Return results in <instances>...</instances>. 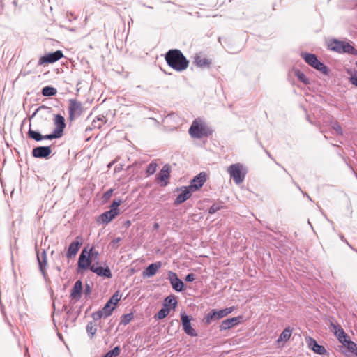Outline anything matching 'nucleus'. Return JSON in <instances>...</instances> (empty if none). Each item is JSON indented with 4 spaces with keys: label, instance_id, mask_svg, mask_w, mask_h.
I'll use <instances>...</instances> for the list:
<instances>
[{
    "label": "nucleus",
    "instance_id": "obj_19",
    "mask_svg": "<svg viewBox=\"0 0 357 357\" xmlns=\"http://www.w3.org/2000/svg\"><path fill=\"white\" fill-rule=\"evenodd\" d=\"M194 59V63L199 68H208L211 64V61L210 59L202 57L199 55H196Z\"/></svg>",
    "mask_w": 357,
    "mask_h": 357
},
{
    "label": "nucleus",
    "instance_id": "obj_40",
    "mask_svg": "<svg viewBox=\"0 0 357 357\" xmlns=\"http://www.w3.org/2000/svg\"><path fill=\"white\" fill-rule=\"evenodd\" d=\"M87 252H88V255L90 256L91 261L93 259H98L99 255H100L99 252L98 250H95L93 247L91 248V249L89 251L87 250Z\"/></svg>",
    "mask_w": 357,
    "mask_h": 357
},
{
    "label": "nucleus",
    "instance_id": "obj_14",
    "mask_svg": "<svg viewBox=\"0 0 357 357\" xmlns=\"http://www.w3.org/2000/svg\"><path fill=\"white\" fill-rule=\"evenodd\" d=\"M78 239H79V237H77L76 241H73L70 244V245L68 248L67 252H66V257L70 259V258L75 257L77 255V253L78 252L79 248L81 247V245L82 244L80 241H78Z\"/></svg>",
    "mask_w": 357,
    "mask_h": 357
},
{
    "label": "nucleus",
    "instance_id": "obj_1",
    "mask_svg": "<svg viewBox=\"0 0 357 357\" xmlns=\"http://www.w3.org/2000/svg\"><path fill=\"white\" fill-rule=\"evenodd\" d=\"M165 60L171 68L178 72L185 70L189 65L188 60L181 51L177 49L169 50L165 54Z\"/></svg>",
    "mask_w": 357,
    "mask_h": 357
},
{
    "label": "nucleus",
    "instance_id": "obj_3",
    "mask_svg": "<svg viewBox=\"0 0 357 357\" xmlns=\"http://www.w3.org/2000/svg\"><path fill=\"white\" fill-rule=\"evenodd\" d=\"M330 50L338 53H348L351 55H356L357 50L349 42L334 39L328 44Z\"/></svg>",
    "mask_w": 357,
    "mask_h": 357
},
{
    "label": "nucleus",
    "instance_id": "obj_4",
    "mask_svg": "<svg viewBox=\"0 0 357 357\" xmlns=\"http://www.w3.org/2000/svg\"><path fill=\"white\" fill-rule=\"evenodd\" d=\"M227 172L236 184H240L245 179L246 170L241 164L236 163L230 165L227 168Z\"/></svg>",
    "mask_w": 357,
    "mask_h": 357
},
{
    "label": "nucleus",
    "instance_id": "obj_38",
    "mask_svg": "<svg viewBox=\"0 0 357 357\" xmlns=\"http://www.w3.org/2000/svg\"><path fill=\"white\" fill-rule=\"evenodd\" d=\"M132 319L133 314L132 313L123 314L121 318V324L126 326L129 324Z\"/></svg>",
    "mask_w": 357,
    "mask_h": 357
},
{
    "label": "nucleus",
    "instance_id": "obj_44",
    "mask_svg": "<svg viewBox=\"0 0 357 357\" xmlns=\"http://www.w3.org/2000/svg\"><path fill=\"white\" fill-rule=\"evenodd\" d=\"M61 135L57 134V132L54 130L53 133L46 135H43V139H53L61 137Z\"/></svg>",
    "mask_w": 357,
    "mask_h": 357
},
{
    "label": "nucleus",
    "instance_id": "obj_23",
    "mask_svg": "<svg viewBox=\"0 0 357 357\" xmlns=\"http://www.w3.org/2000/svg\"><path fill=\"white\" fill-rule=\"evenodd\" d=\"M169 175H170V167L168 165H165L163 166V167L160 170V172L158 174V178L161 181H166V180L169 178Z\"/></svg>",
    "mask_w": 357,
    "mask_h": 357
},
{
    "label": "nucleus",
    "instance_id": "obj_5",
    "mask_svg": "<svg viewBox=\"0 0 357 357\" xmlns=\"http://www.w3.org/2000/svg\"><path fill=\"white\" fill-rule=\"evenodd\" d=\"M78 268L86 270L89 268L91 270V266L93 265L90 256L88 255L86 248H84L79 255L78 259Z\"/></svg>",
    "mask_w": 357,
    "mask_h": 357
},
{
    "label": "nucleus",
    "instance_id": "obj_33",
    "mask_svg": "<svg viewBox=\"0 0 357 357\" xmlns=\"http://www.w3.org/2000/svg\"><path fill=\"white\" fill-rule=\"evenodd\" d=\"M121 298V295L119 294V291H116L113 294V296L109 298V300L107 302L109 304H112V306H114V307H116V305L120 301Z\"/></svg>",
    "mask_w": 357,
    "mask_h": 357
},
{
    "label": "nucleus",
    "instance_id": "obj_26",
    "mask_svg": "<svg viewBox=\"0 0 357 357\" xmlns=\"http://www.w3.org/2000/svg\"><path fill=\"white\" fill-rule=\"evenodd\" d=\"M312 67L319 70L325 75H327L328 74V68H327V66H325L321 61H319L318 59L314 63V66H312Z\"/></svg>",
    "mask_w": 357,
    "mask_h": 357
},
{
    "label": "nucleus",
    "instance_id": "obj_6",
    "mask_svg": "<svg viewBox=\"0 0 357 357\" xmlns=\"http://www.w3.org/2000/svg\"><path fill=\"white\" fill-rule=\"evenodd\" d=\"M69 114L70 119L79 116L83 112V107L80 102L76 100H70L69 101Z\"/></svg>",
    "mask_w": 357,
    "mask_h": 357
},
{
    "label": "nucleus",
    "instance_id": "obj_51",
    "mask_svg": "<svg viewBox=\"0 0 357 357\" xmlns=\"http://www.w3.org/2000/svg\"><path fill=\"white\" fill-rule=\"evenodd\" d=\"M187 282H192L195 280V275L192 273L188 274L185 278Z\"/></svg>",
    "mask_w": 357,
    "mask_h": 357
},
{
    "label": "nucleus",
    "instance_id": "obj_21",
    "mask_svg": "<svg viewBox=\"0 0 357 357\" xmlns=\"http://www.w3.org/2000/svg\"><path fill=\"white\" fill-rule=\"evenodd\" d=\"M37 259H38L40 270L42 274L44 276H45V266H46L47 263L46 252L45 250H43L40 255H38Z\"/></svg>",
    "mask_w": 357,
    "mask_h": 357
},
{
    "label": "nucleus",
    "instance_id": "obj_53",
    "mask_svg": "<svg viewBox=\"0 0 357 357\" xmlns=\"http://www.w3.org/2000/svg\"><path fill=\"white\" fill-rule=\"evenodd\" d=\"M121 241V238L118 237V238H114L112 241H111V245L113 246V247H115L116 248L117 247V244Z\"/></svg>",
    "mask_w": 357,
    "mask_h": 357
},
{
    "label": "nucleus",
    "instance_id": "obj_36",
    "mask_svg": "<svg viewBox=\"0 0 357 357\" xmlns=\"http://www.w3.org/2000/svg\"><path fill=\"white\" fill-rule=\"evenodd\" d=\"M120 352L119 347H115L113 349L107 352L103 357H116L120 354Z\"/></svg>",
    "mask_w": 357,
    "mask_h": 357
},
{
    "label": "nucleus",
    "instance_id": "obj_58",
    "mask_svg": "<svg viewBox=\"0 0 357 357\" xmlns=\"http://www.w3.org/2000/svg\"><path fill=\"white\" fill-rule=\"evenodd\" d=\"M341 239H342V241H345V240H344V236H341Z\"/></svg>",
    "mask_w": 357,
    "mask_h": 357
},
{
    "label": "nucleus",
    "instance_id": "obj_30",
    "mask_svg": "<svg viewBox=\"0 0 357 357\" xmlns=\"http://www.w3.org/2000/svg\"><path fill=\"white\" fill-rule=\"evenodd\" d=\"M291 332H292V331L290 328H286L280 334L278 341V342L279 341L287 342V340H289V338L291 335Z\"/></svg>",
    "mask_w": 357,
    "mask_h": 357
},
{
    "label": "nucleus",
    "instance_id": "obj_49",
    "mask_svg": "<svg viewBox=\"0 0 357 357\" xmlns=\"http://www.w3.org/2000/svg\"><path fill=\"white\" fill-rule=\"evenodd\" d=\"M112 193H113V190L109 189L104 193L102 198L105 200H107L111 197V196L112 195Z\"/></svg>",
    "mask_w": 357,
    "mask_h": 357
},
{
    "label": "nucleus",
    "instance_id": "obj_48",
    "mask_svg": "<svg viewBox=\"0 0 357 357\" xmlns=\"http://www.w3.org/2000/svg\"><path fill=\"white\" fill-rule=\"evenodd\" d=\"M102 317H104V314L102 310L97 311L93 314V318L95 321L98 320Z\"/></svg>",
    "mask_w": 357,
    "mask_h": 357
},
{
    "label": "nucleus",
    "instance_id": "obj_47",
    "mask_svg": "<svg viewBox=\"0 0 357 357\" xmlns=\"http://www.w3.org/2000/svg\"><path fill=\"white\" fill-rule=\"evenodd\" d=\"M213 319H215V314L213 310L211 311L205 317V321L206 324H210Z\"/></svg>",
    "mask_w": 357,
    "mask_h": 357
},
{
    "label": "nucleus",
    "instance_id": "obj_20",
    "mask_svg": "<svg viewBox=\"0 0 357 357\" xmlns=\"http://www.w3.org/2000/svg\"><path fill=\"white\" fill-rule=\"evenodd\" d=\"M119 212H114L113 211H107L103 213L99 218V219L105 224H107L111 222L117 215Z\"/></svg>",
    "mask_w": 357,
    "mask_h": 357
},
{
    "label": "nucleus",
    "instance_id": "obj_54",
    "mask_svg": "<svg viewBox=\"0 0 357 357\" xmlns=\"http://www.w3.org/2000/svg\"><path fill=\"white\" fill-rule=\"evenodd\" d=\"M350 81L354 85L357 86V77H351Z\"/></svg>",
    "mask_w": 357,
    "mask_h": 357
},
{
    "label": "nucleus",
    "instance_id": "obj_8",
    "mask_svg": "<svg viewBox=\"0 0 357 357\" xmlns=\"http://www.w3.org/2000/svg\"><path fill=\"white\" fill-rule=\"evenodd\" d=\"M168 280H169L172 288L176 291H182L184 288V284L181 280H180L177 275L172 272L169 271Z\"/></svg>",
    "mask_w": 357,
    "mask_h": 357
},
{
    "label": "nucleus",
    "instance_id": "obj_55",
    "mask_svg": "<svg viewBox=\"0 0 357 357\" xmlns=\"http://www.w3.org/2000/svg\"><path fill=\"white\" fill-rule=\"evenodd\" d=\"M85 291H86V294L90 293L91 288H90V286L89 284L86 285Z\"/></svg>",
    "mask_w": 357,
    "mask_h": 357
},
{
    "label": "nucleus",
    "instance_id": "obj_32",
    "mask_svg": "<svg viewBox=\"0 0 357 357\" xmlns=\"http://www.w3.org/2000/svg\"><path fill=\"white\" fill-rule=\"evenodd\" d=\"M114 309V306H112V304H109L108 302H107L103 308L101 310L104 314V318L110 316Z\"/></svg>",
    "mask_w": 357,
    "mask_h": 357
},
{
    "label": "nucleus",
    "instance_id": "obj_52",
    "mask_svg": "<svg viewBox=\"0 0 357 357\" xmlns=\"http://www.w3.org/2000/svg\"><path fill=\"white\" fill-rule=\"evenodd\" d=\"M96 120L102 123V125L107 122V118L104 115L98 116Z\"/></svg>",
    "mask_w": 357,
    "mask_h": 357
},
{
    "label": "nucleus",
    "instance_id": "obj_29",
    "mask_svg": "<svg viewBox=\"0 0 357 357\" xmlns=\"http://www.w3.org/2000/svg\"><path fill=\"white\" fill-rule=\"evenodd\" d=\"M165 307H167L168 306H172L173 309H175V307L177 305V301L176 299V297L173 295H170L167 296L165 299Z\"/></svg>",
    "mask_w": 357,
    "mask_h": 357
},
{
    "label": "nucleus",
    "instance_id": "obj_10",
    "mask_svg": "<svg viewBox=\"0 0 357 357\" xmlns=\"http://www.w3.org/2000/svg\"><path fill=\"white\" fill-rule=\"evenodd\" d=\"M181 321L183 325V329L186 334L192 337L197 335L195 330L191 326L190 318L185 314H181Z\"/></svg>",
    "mask_w": 357,
    "mask_h": 357
},
{
    "label": "nucleus",
    "instance_id": "obj_2",
    "mask_svg": "<svg viewBox=\"0 0 357 357\" xmlns=\"http://www.w3.org/2000/svg\"><path fill=\"white\" fill-rule=\"evenodd\" d=\"M189 134L192 138L201 139L203 137H208L211 131L206 124L200 119H195L189 128Z\"/></svg>",
    "mask_w": 357,
    "mask_h": 357
},
{
    "label": "nucleus",
    "instance_id": "obj_24",
    "mask_svg": "<svg viewBox=\"0 0 357 357\" xmlns=\"http://www.w3.org/2000/svg\"><path fill=\"white\" fill-rule=\"evenodd\" d=\"M301 56L305 61L311 66H314V63L317 60V56L314 54L302 53Z\"/></svg>",
    "mask_w": 357,
    "mask_h": 357
},
{
    "label": "nucleus",
    "instance_id": "obj_42",
    "mask_svg": "<svg viewBox=\"0 0 357 357\" xmlns=\"http://www.w3.org/2000/svg\"><path fill=\"white\" fill-rule=\"evenodd\" d=\"M86 331L91 337H93L96 333V328L92 322H90L87 324Z\"/></svg>",
    "mask_w": 357,
    "mask_h": 357
},
{
    "label": "nucleus",
    "instance_id": "obj_50",
    "mask_svg": "<svg viewBox=\"0 0 357 357\" xmlns=\"http://www.w3.org/2000/svg\"><path fill=\"white\" fill-rule=\"evenodd\" d=\"M102 124L100 121L94 119L92 122V126L93 128H100Z\"/></svg>",
    "mask_w": 357,
    "mask_h": 357
},
{
    "label": "nucleus",
    "instance_id": "obj_18",
    "mask_svg": "<svg viewBox=\"0 0 357 357\" xmlns=\"http://www.w3.org/2000/svg\"><path fill=\"white\" fill-rule=\"evenodd\" d=\"M82 290V283L80 280L75 282L70 293V297L73 299L79 300L81 297Z\"/></svg>",
    "mask_w": 357,
    "mask_h": 357
},
{
    "label": "nucleus",
    "instance_id": "obj_56",
    "mask_svg": "<svg viewBox=\"0 0 357 357\" xmlns=\"http://www.w3.org/2000/svg\"><path fill=\"white\" fill-rule=\"evenodd\" d=\"M158 227H159V225H158V223H155V224L154 225V228L157 229V228H158Z\"/></svg>",
    "mask_w": 357,
    "mask_h": 357
},
{
    "label": "nucleus",
    "instance_id": "obj_28",
    "mask_svg": "<svg viewBox=\"0 0 357 357\" xmlns=\"http://www.w3.org/2000/svg\"><path fill=\"white\" fill-rule=\"evenodd\" d=\"M334 328L335 329V335H337L338 340L342 344L348 338L347 334L341 328H338V329H337L336 326H334Z\"/></svg>",
    "mask_w": 357,
    "mask_h": 357
},
{
    "label": "nucleus",
    "instance_id": "obj_59",
    "mask_svg": "<svg viewBox=\"0 0 357 357\" xmlns=\"http://www.w3.org/2000/svg\"><path fill=\"white\" fill-rule=\"evenodd\" d=\"M146 7L149 8H152V7L149 6H146Z\"/></svg>",
    "mask_w": 357,
    "mask_h": 357
},
{
    "label": "nucleus",
    "instance_id": "obj_11",
    "mask_svg": "<svg viewBox=\"0 0 357 357\" xmlns=\"http://www.w3.org/2000/svg\"><path fill=\"white\" fill-rule=\"evenodd\" d=\"M52 153V149L50 146H38L33 149L32 155L35 158H47Z\"/></svg>",
    "mask_w": 357,
    "mask_h": 357
},
{
    "label": "nucleus",
    "instance_id": "obj_22",
    "mask_svg": "<svg viewBox=\"0 0 357 357\" xmlns=\"http://www.w3.org/2000/svg\"><path fill=\"white\" fill-rule=\"evenodd\" d=\"M238 323V318L237 317H233L230 319H227L224 320L221 325L220 326V328L221 331L222 330H227L229 329L234 325H236Z\"/></svg>",
    "mask_w": 357,
    "mask_h": 357
},
{
    "label": "nucleus",
    "instance_id": "obj_57",
    "mask_svg": "<svg viewBox=\"0 0 357 357\" xmlns=\"http://www.w3.org/2000/svg\"><path fill=\"white\" fill-rule=\"evenodd\" d=\"M266 153H267V155H268L270 158L271 157V154H270V153H269L268 151H266Z\"/></svg>",
    "mask_w": 357,
    "mask_h": 357
},
{
    "label": "nucleus",
    "instance_id": "obj_7",
    "mask_svg": "<svg viewBox=\"0 0 357 357\" xmlns=\"http://www.w3.org/2000/svg\"><path fill=\"white\" fill-rule=\"evenodd\" d=\"M63 53L60 50H56L54 52L49 53L43 56H42L38 61L39 65H43L44 63H52L59 61L60 59L63 57Z\"/></svg>",
    "mask_w": 357,
    "mask_h": 357
},
{
    "label": "nucleus",
    "instance_id": "obj_15",
    "mask_svg": "<svg viewBox=\"0 0 357 357\" xmlns=\"http://www.w3.org/2000/svg\"><path fill=\"white\" fill-rule=\"evenodd\" d=\"M54 123L56 126L54 130L57 132V134L62 136L63 130L66 127L64 117L61 114H56L54 116Z\"/></svg>",
    "mask_w": 357,
    "mask_h": 357
},
{
    "label": "nucleus",
    "instance_id": "obj_41",
    "mask_svg": "<svg viewBox=\"0 0 357 357\" xmlns=\"http://www.w3.org/2000/svg\"><path fill=\"white\" fill-rule=\"evenodd\" d=\"M157 169V164L155 162H151L146 169V173L148 175L153 174Z\"/></svg>",
    "mask_w": 357,
    "mask_h": 357
},
{
    "label": "nucleus",
    "instance_id": "obj_39",
    "mask_svg": "<svg viewBox=\"0 0 357 357\" xmlns=\"http://www.w3.org/2000/svg\"><path fill=\"white\" fill-rule=\"evenodd\" d=\"M296 75L298 79L305 84H307L310 83L309 79L305 76V75L303 73L298 71L296 73Z\"/></svg>",
    "mask_w": 357,
    "mask_h": 357
},
{
    "label": "nucleus",
    "instance_id": "obj_37",
    "mask_svg": "<svg viewBox=\"0 0 357 357\" xmlns=\"http://www.w3.org/2000/svg\"><path fill=\"white\" fill-rule=\"evenodd\" d=\"M170 312V309L169 307H164L162 308L159 312H158L156 317L158 319H162L165 318Z\"/></svg>",
    "mask_w": 357,
    "mask_h": 357
},
{
    "label": "nucleus",
    "instance_id": "obj_9",
    "mask_svg": "<svg viewBox=\"0 0 357 357\" xmlns=\"http://www.w3.org/2000/svg\"><path fill=\"white\" fill-rule=\"evenodd\" d=\"M91 271L100 277H104L106 278H111L112 277L111 270L108 266H98L96 264H93L91 266Z\"/></svg>",
    "mask_w": 357,
    "mask_h": 357
},
{
    "label": "nucleus",
    "instance_id": "obj_12",
    "mask_svg": "<svg viewBox=\"0 0 357 357\" xmlns=\"http://www.w3.org/2000/svg\"><path fill=\"white\" fill-rule=\"evenodd\" d=\"M306 340L309 348L311 349L314 353L320 355H323L326 353V349L325 347L318 344L314 339L309 337L306 339Z\"/></svg>",
    "mask_w": 357,
    "mask_h": 357
},
{
    "label": "nucleus",
    "instance_id": "obj_31",
    "mask_svg": "<svg viewBox=\"0 0 357 357\" xmlns=\"http://www.w3.org/2000/svg\"><path fill=\"white\" fill-rule=\"evenodd\" d=\"M56 92L57 91L55 88L47 86L43 88L41 93L44 96H54Z\"/></svg>",
    "mask_w": 357,
    "mask_h": 357
},
{
    "label": "nucleus",
    "instance_id": "obj_43",
    "mask_svg": "<svg viewBox=\"0 0 357 357\" xmlns=\"http://www.w3.org/2000/svg\"><path fill=\"white\" fill-rule=\"evenodd\" d=\"M332 128L337 132V134L341 135L343 134L342 129L337 121L332 123Z\"/></svg>",
    "mask_w": 357,
    "mask_h": 357
},
{
    "label": "nucleus",
    "instance_id": "obj_13",
    "mask_svg": "<svg viewBox=\"0 0 357 357\" xmlns=\"http://www.w3.org/2000/svg\"><path fill=\"white\" fill-rule=\"evenodd\" d=\"M205 181V175L202 173H200L192 180L188 187L192 191H195L204 185Z\"/></svg>",
    "mask_w": 357,
    "mask_h": 357
},
{
    "label": "nucleus",
    "instance_id": "obj_16",
    "mask_svg": "<svg viewBox=\"0 0 357 357\" xmlns=\"http://www.w3.org/2000/svg\"><path fill=\"white\" fill-rule=\"evenodd\" d=\"M162 266V264L160 261L153 263L150 264L144 271L143 276L145 277H152L155 275L158 271V269Z\"/></svg>",
    "mask_w": 357,
    "mask_h": 357
},
{
    "label": "nucleus",
    "instance_id": "obj_46",
    "mask_svg": "<svg viewBox=\"0 0 357 357\" xmlns=\"http://www.w3.org/2000/svg\"><path fill=\"white\" fill-rule=\"evenodd\" d=\"M222 206L219 204H214L210 207L208 212L211 214H213L222 208Z\"/></svg>",
    "mask_w": 357,
    "mask_h": 357
},
{
    "label": "nucleus",
    "instance_id": "obj_25",
    "mask_svg": "<svg viewBox=\"0 0 357 357\" xmlns=\"http://www.w3.org/2000/svg\"><path fill=\"white\" fill-rule=\"evenodd\" d=\"M234 310L233 307H227L225 309L220 310L219 311L213 310V312L215 314V319H220L227 314L232 312Z\"/></svg>",
    "mask_w": 357,
    "mask_h": 357
},
{
    "label": "nucleus",
    "instance_id": "obj_27",
    "mask_svg": "<svg viewBox=\"0 0 357 357\" xmlns=\"http://www.w3.org/2000/svg\"><path fill=\"white\" fill-rule=\"evenodd\" d=\"M312 67L319 70L325 75H327L328 74V68H327V66H325L321 61H319L318 59L314 63V66H312Z\"/></svg>",
    "mask_w": 357,
    "mask_h": 357
},
{
    "label": "nucleus",
    "instance_id": "obj_45",
    "mask_svg": "<svg viewBox=\"0 0 357 357\" xmlns=\"http://www.w3.org/2000/svg\"><path fill=\"white\" fill-rule=\"evenodd\" d=\"M121 201L120 199L114 200L112 205L110 211H113L114 212H119L118 207L120 206Z\"/></svg>",
    "mask_w": 357,
    "mask_h": 357
},
{
    "label": "nucleus",
    "instance_id": "obj_35",
    "mask_svg": "<svg viewBox=\"0 0 357 357\" xmlns=\"http://www.w3.org/2000/svg\"><path fill=\"white\" fill-rule=\"evenodd\" d=\"M28 135L30 138L38 142L43 139V135L39 132L32 130L31 128L28 132Z\"/></svg>",
    "mask_w": 357,
    "mask_h": 357
},
{
    "label": "nucleus",
    "instance_id": "obj_34",
    "mask_svg": "<svg viewBox=\"0 0 357 357\" xmlns=\"http://www.w3.org/2000/svg\"><path fill=\"white\" fill-rule=\"evenodd\" d=\"M342 344L352 353L357 349V344L353 341L348 340V338L342 343Z\"/></svg>",
    "mask_w": 357,
    "mask_h": 357
},
{
    "label": "nucleus",
    "instance_id": "obj_17",
    "mask_svg": "<svg viewBox=\"0 0 357 357\" xmlns=\"http://www.w3.org/2000/svg\"><path fill=\"white\" fill-rule=\"evenodd\" d=\"M191 191L189 187H184L183 192L175 199L174 204L178 205L189 199L191 196Z\"/></svg>",
    "mask_w": 357,
    "mask_h": 357
}]
</instances>
